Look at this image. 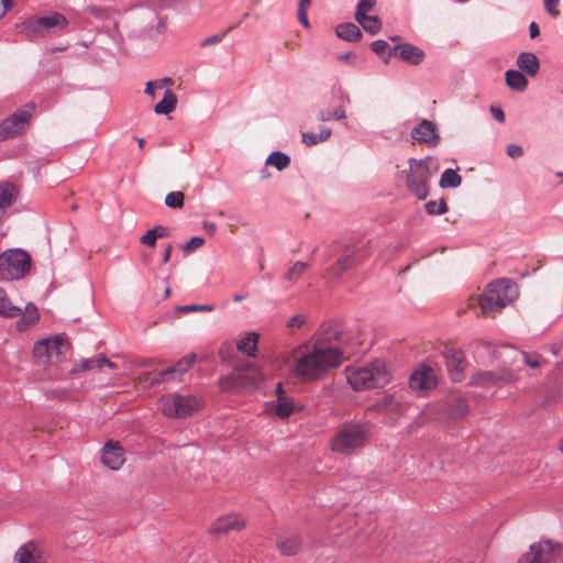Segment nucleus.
<instances>
[{"label":"nucleus","mask_w":563,"mask_h":563,"mask_svg":"<svg viewBox=\"0 0 563 563\" xmlns=\"http://www.w3.org/2000/svg\"><path fill=\"white\" fill-rule=\"evenodd\" d=\"M184 200L185 196L181 191H173L166 195L165 205L169 208H181Z\"/></svg>","instance_id":"obj_40"},{"label":"nucleus","mask_w":563,"mask_h":563,"mask_svg":"<svg viewBox=\"0 0 563 563\" xmlns=\"http://www.w3.org/2000/svg\"><path fill=\"white\" fill-rule=\"evenodd\" d=\"M40 320V313L35 305L29 303L25 308L22 318L16 322V329L24 331L30 327H33Z\"/></svg>","instance_id":"obj_28"},{"label":"nucleus","mask_w":563,"mask_h":563,"mask_svg":"<svg viewBox=\"0 0 563 563\" xmlns=\"http://www.w3.org/2000/svg\"><path fill=\"white\" fill-rule=\"evenodd\" d=\"M355 20L369 34H377L382 29V22L377 15L365 14Z\"/></svg>","instance_id":"obj_34"},{"label":"nucleus","mask_w":563,"mask_h":563,"mask_svg":"<svg viewBox=\"0 0 563 563\" xmlns=\"http://www.w3.org/2000/svg\"><path fill=\"white\" fill-rule=\"evenodd\" d=\"M276 547L282 555L294 556L300 552L302 548V540L297 533L282 536L278 537Z\"/></svg>","instance_id":"obj_21"},{"label":"nucleus","mask_w":563,"mask_h":563,"mask_svg":"<svg viewBox=\"0 0 563 563\" xmlns=\"http://www.w3.org/2000/svg\"><path fill=\"white\" fill-rule=\"evenodd\" d=\"M14 563H45V559L36 543L27 542L18 549Z\"/></svg>","instance_id":"obj_20"},{"label":"nucleus","mask_w":563,"mask_h":563,"mask_svg":"<svg viewBox=\"0 0 563 563\" xmlns=\"http://www.w3.org/2000/svg\"><path fill=\"white\" fill-rule=\"evenodd\" d=\"M438 380L434 371L424 364H420L409 377V387L420 395H426L437 387Z\"/></svg>","instance_id":"obj_14"},{"label":"nucleus","mask_w":563,"mask_h":563,"mask_svg":"<svg viewBox=\"0 0 563 563\" xmlns=\"http://www.w3.org/2000/svg\"><path fill=\"white\" fill-rule=\"evenodd\" d=\"M332 113L330 111H323L321 112L320 114V120L321 121H329V120H332Z\"/></svg>","instance_id":"obj_64"},{"label":"nucleus","mask_w":563,"mask_h":563,"mask_svg":"<svg viewBox=\"0 0 563 563\" xmlns=\"http://www.w3.org/2000/svg\"><path fill=\"white\" fill-rule=\"evenodd\" d=\"M372 49L380 56H384L385 54L390 52V46L388 43L384 40H377L372 43Z\"/></svg>","instance_id":"obj_44"},{"label":"nucleus","mask_w":563,"mask_h":563,"mask_svg":"<svg viewBox=\"0 0 563 563\" xmlns=\"http://www.w3.org/2000/svg\"><path fill=\"white\" fill-rule=\"evenodd\" d=\"M310 4H311V0H299V8H298V10L307 11V9L310 7Z\"/></svg>","instance_id":"obj_62"},{"label":"nucleus","mask_w":563,"mask_h":563,"mask_svg":"<svg viewBox=\"0 0 563 563\" xmlns=\"http://www.w3.org/2000/svg\"><path fill=\"white\" fill-rule=\"evenodd\" d=\"M369 437L366 424L357 422L341 423L332 435L329 446L332 452L341 455H350L363 448Z\"/></svg>","instance_id":"obj_3"},{"label":"nucleus","mask_w":563,"mask_h":563,"mask_svg":"<svg viewBox=\"0 0 563 563\" xmlns=\"http://www.w3.org/2000/svg\"><path fill=\"white\" fill-rule=\"evenodd\" d=\"M393 51L396 56L410 65H419L424 58V53L421 48L408 43L397 45Z\"/></svg>","instance_id":"obj_22"},{"label":"nucleus","mask_w":563,"mask_h":563,"mask_svg":"<svg viewBox=\"0 0 563 563\" xmlns=\"http://www.w3.org/2000/svg\"><path fill=\"white\" fill-rule=\"evenodd\" d=\"M289 162L290 159L286 154L274 152L268 156L266 164L275 166L278 170H283L289 165Z\"/></svg>","instance_id":"obj_37"},{"label":"nucleus","mask_w":563,"mask_h":563,"mask_svg":"<svg viewBox=\"0 0 563 563\" xmlns=\"http://www.w3.org/2000/svg\"><path fill=\"white\" fill-rule=\"evenodd\" d=\"M1 282H12L23 278L31 268V256L21 249H10L2 252Z\"/></svg>","instance_id":"obj_10"},{"label":"nucleus","mask_w":563,"mask_h":563,"mask_svg":"<svg viewBox=\"0 0 563 563\" xmlns=\"http://www.w3.org/2000/svg\"><path fill=\"white\" fill-rule=\"evenodd\" d=\"M426 211L430 216L443 214L448 211V205L444 200H431L426 203Z\"/></svg>","instance_id":"obj_39"},{"label":"nucleus","mask_w":563,"mask_h":563,"mask_svg":"<svg viewBox=\"0 0 563 563\" xmlns=\"http://www.w3.org/2000/svg\"><path fill=\"white\" fill-rule=\"evenodd\" d=\"M157 89L166 87L169 88V86L173 85V80L169 77L162 78L159 80L153 81Z\"/></svg>","instance_id":"obj_51"},{"label":"nucleus","mask_w":563,"mask_h":563,"mask_svg":"<svg viewBox=\"0 0 563 563\" xmlns=\"http://www.w3.org/2000/svg\"><path fill=\"white\" fill-rule=\"evenodd\" d=\"M196 356L195 355H187L184 356L181 360H179L174 366L169 367L166 371H162L159 373L161 379H167L170 374H183L186 373L195 363Z\"/></svg>","instance_id":"obj_30"},{"label":"nucleus","mask_w":563,"mask_h":563,"mask_svg":"<svg viewBox=\"0 0 563 563\" xmlns=\"http://www.w3.org/2000/svg\"><path fill=\"white\" fill-rule=\"evenodd\" d=\"M345 373L350 386L356 391L383 388L391 379L387 365L380 360L362 367H349Z\"/></svg>","instance_id":"obj_2"},{"label":"nucleus","mask_w":563,"mask_h":563,"mask_svg":"<svg viewBox=\"0 0 563 563\" xmlns=\"http://www.w3.org/2000/svg\"><path fill=\"white\" fill-rule=\"evenodd\" d=\"M276 395H277V399L287 398L282 383H279L276 387Z\"/></svg>","instance_id":"obj_59"},{"label":"nucleus","mask_w":563,"mask_h":563,"mask_svg":"<svg viewBox=\"0 0 563 563\" xmlns=\"http://www.w3.org/2000/svg\"><path fill=\"white\" fill-rule=\"evenodd\" d=\"M68 342L62 334L36 341L33 346L34 358L41 364L58 362L67 351Z\"/></svg>","instance_id":"obj_11"},{"label":"nucleus","mask_w":563,"mask_h":563,"mask_svg":"<svg viewBox=\"0 0 563 563\" xmlns=\"http://www.w3.org/2000/svg\"><path fill=\"white\" fill-rule=\"evenodd\" d=\"M335 34L339 38L347 42H358L362 37L360 27L352 22L339 24L335 29Z\"/></svg>","instance_id":"obj_26"},{"label":"nucleus","mask_w":563,"mask_h":563,"mask_svg":"<svg viewBox=\"0 0 563 563\" xmlns=\"http://www.w3.org/2000/svg\"><path fill=\"white\" fill-rule=\"evenodd\" d=\"M443 356L451 378L455 382H461L466 368V360L463 352L456 349H446Z\"/></svg>","instance_id":"obj_17"},{"label":"nucleus","mask_w":563,"mask_h":563,"mask_svg":"<svg viewBox=\"0 0 563 563\" xmlns=\"http://www.w3.org/2000/svg\"><path fill=\"white\" fill-rule=\"evenodd\" d=\"M431 157L423 159L410 158L408 162L409 172L406 177V185L408 190L420 200H424L429 195L428 181L433 173L438 170V167L434 170L431 169Z\"/></svg>","instance_id":"obj_7"},{"label":"nucleus","mask_w":563,"mask_h":563,"mask_svg":"<svg viewBox=\"0 0 563 563\" xmlns=\"http://www.w3.org/2000/svg\"><path fill=\"white\" fill-rule=\"evenodd\" d=\"M247 527V519L239 512H227L216 520L208 528V533L214 538H221L231 532H241Z\"/></svg>","instance_id":"obj_13"},{"label":"nucleus","mask_w":563,"mask_h":563,"mask_svg":"<svg viewBox=\"0 0 563 563\" xmlns=\"http://www.w3.org/2000/svg\"><path fill=\"white\" fill-rule=\"evenodd\" d=\"M125 461L124 450L119 442H107L102 450V462L110 470H119Z\"/></svg>","instance_id":"obj_19"},{"label":"nucleus","mask_w":563,"mask_h":563,"mask_svg":"<svg viewBox=\"0 0 563 563\" xmlns=\"http://www.w3.org/2000/svg\"><path fill=\"white\" fill-rule=\"evenodd\" d=\"M79 371L86 372L91 369H100L99 356L96 358L81 360L78 364Z\"/></svg>","instance_id":"obj_43"},{"label":"nucleus","mask_w":563,"mask_h":563,"mask_svg":"<svg viewBox=\"0 0 563 563\" xmlns=\"http://www.w3.org/2000/svg\"><path fill=\"white\" fill-rule=\"evenodd\" d=\"M507 86L517 91H523L528 86L526 76L519 70H507L505 75Z\"/></svg>","instance_id":"obj_32"},{"label":"nucleus","mask_w":563,"mask_h":563,"mask_svg":"<svg viewBox=\"0 0 563 563\" xmlns=\"http://www.w3.org/2000/svg\"><path fill=\"white\" fill-rule=\"evenodd\" d=\"M22 314V310L12 305L3 288L0 287V316L5 318H16Z\"/></svg>","instance_id":"obj_31"},{"label":"nucleus","mask_w":563,"mask_h":563,"mask_svg":"<svg viewBox=\"0 0 563 563\" xmlns=\"http://www.w3.org/2000/svg\"><path fill=\"white\" fill-rule=\"evenodd\" d=\"M99 362H100V369L103 367V366H107L109 368H115L117 365L111 362L110 360H108L106 356L103 355H99Z\"/></svg>","instance_id":"obj_55"},{"label":"nucleus","mask_w":563,"mask_h":563,"mask_svg":"<svg viewBox=\"0 0 563 563\" xmlns=\"http://www.w3.org/2000/svg\"><path fill=\"white\" fill-rule=\"evenodd\" d=\"M308 269V265L302 262H297L294 266L284 275V279L287 282H297Z\"/></svg>","instance_id":"obj_38"},{"label":"nucleus","mask_w":563,"mask_h":563,"mask_svg":"<svg viewBox=\"0 0 563 563\" xmlns=\"http://www.w3.org/2000/svg\"><path fill=\"white\" fill-rule=\"evenodd\" d=\"M523 153V150L520 145H517V144H510L508 145L507 147V154L512 157V158H516V157H519L521 156Z\"/></svg>","instance_id":"obj_48"},{"label":"nucleus","mask_w":563,"mask_h":563,"mask_svg":"<svg viewBox=\"0 0 563 563\" xmlns=\"http://www.w3.org/2000/svg\"><path fill=\"white\" fill-rule=\"evenodd\" d=\"M184 312H191V311H211L212 307L208 305H192V306H184L180 308Z\"/></svg>","instance_id":"obj_47"},{"label":"nucleus","mask_w":563,"mask_h":563,"mask_svg":"<svg viewBox=\"0 0 563 563\" xmlns=\"http://www.w3.org/2000/svg\"><path fill=\"white\" fill-rule=\"evenodd\" d=\"M68 26L67 18L59 12H52L48 15L31 16L15 25L18 34L30 38L44 37L56 30H64Z\"/></svg>","instance_id":"obj_6"},{"label":"nucleus","mask_w":563,"mask_h":563,"mask_svg":"<svg viewBox=\"0 0 563 563\" xmlns=\"http://www.w3.org/2000/svg\"><path fill=\"white\" fill-rule=\"evenodd\" d=\"M170 254H172V245L168 244L165 249V252H164V255H163V262L164 263H167L170 258Z\"/></svg>","instance_id":"obj_61"},{"label":"nucleus","mask_w":563,"mask_h":563,"mask_svg":"<svg viewBox=\"0 0 563 563\" xmlns=\"http://www.w3.org/2000/svg\"><path fill=\"white\" fill-rule=\"evenodd\" d=\"M518 375L514 371L506 368H499L497 371L482 372L477 374L475 380L476 384L483 387H492L499 384H508L516 382Z\"/></svg>","instance_id":"obj_16"},{"label":"nucleus","mask_w":563,"mask_h":563,"mask_svg":"<svg viewBox=\"0 0 563 563\" xmlns=\"http://www.w3.org/2000/svg\"><path fill=\"white\" fill-rule=\"evenodd\" d=\"M332 114V119L334 120H341L343 118H345V112L343 109L339 108V109H335L334 111L331 112Z\"/></svg>","instance_id":"obj_57"},{"label":"nucleus","mask_w":563,"mask_h":563,"mask_svg":"<svg viewBox=\"0 0 563 563\" xmlns=\"http://www.w3.org/2000/svg\"><path fill=\"white\" fill-rule=\"evenodd\" d=\"M155 89H157L155 84L153 81H148L146 84L145 92L147 95H150L152 98H154L155 97V92H154Z\"/></svg>","instance_id":"obj_58"},{"label":"nucleus","mask_w":563,"mask_h":563,"mask_svg":"<svg viewBox=\"0 0 563 563\" xmlns=\"http://www.w3.org/2000/svg\"><path fill=\"white\" fill-rule=\"evenodd\" d=\"M298 20L299 22L306 27H309V21L307 16V11L305 10H298Z\"/></svg>","instance_id":"obj_54"},{"label":"nucleus","mask_w":563,"mask_h":563,"mask_svg":"<svg viewBox=\"0 0 563 563\" xmlns=\"http://www.w3.org/2000/svg\"><path fill=\"white\" fill-rule=\"evenodd\" d=\"M525 364L531 368H539L545 364V360L538 354L522 353Z\"/></svg>","instance_id":"obj_41"},{"label":"nucleus","mask_w":563,"mask_h":563,"mask_svg":"<svg viewBox=\"0 0 563 563\" xmlns=\"http://www.w3.org/2000/svg\"><path fill=\"white\" fill-rule=\"evenodd\" d=\"M19 190L11 183H0V220L16 199Z\"/></svg>","instance_id":"obj_24"},{"label":"nucleus","mask_w":563,"mask_h":563,"mask_svg":"<svg viewBox=\"0 0 563 563\" xmlns=\"http://www.w3.org/2000/svg\"><path fill=\"white\" fill-rule=\"evenodd\" d=\"M461 181H462V178L457 174V172L449 168L443 172L439 185L442 188H449V187L454 188V187L460 186Z\"/></svg>","instance_id":"obj_36"},{"label":"nucleus","mask_w":563,"mask_h":563,"mask_svg":"<svg viewBox=\"0 0 563 563\" xmlns=\"http://www.w3.org/2000/svg\"><path fill=\"white\" fill-rule=\"evenodd\" d=\"M224 35H225V33H223V34H216V35L209 36V37L205 38L201 42V46H208V45L217 44V43L222 41Z\"/></svg>","instance_id":"obj_49"},{"label":"nucleus","mask_w":563,"mask_h":563,"mask_svg":"<svg viewBox=\"0 0 563 563\" xmlns=\"http://www.w3.org/2000/svg\"><path fill=\"white\" fill-rule=\"evenodd\" d=\"M203 243H205V240L202 238L194 236L184 245L183 249L185 252H192V251L199 249L200 246H202Z\"/></svg>","instance_id":"obj_45"},{"label":"nucleus","mask_w":563,"mask_h":563,"mask_svg":"<svg viewBox=\"0 0 563 563\" xmlns=\"http://www.w3.org/2000/svg\"><path fill=\"white\" fill-rule=\"evenodd\" d=\"M411 137L418 143H422L428 146H435L440 141L437 125L429 120H422L417 126H415L411 131Z\"/></svg>","instance_id":"obj_18"},{"label":"nucleus","mask_w":563,"mask_h":563,"mask_svg":"<svg viewBox=\"0 0 563 563\" xmlns=\"http://www.w3.org/2000/svg\"><path fill=\"white\" fill-rule=\"evenodd\" d=\"M203 406L201 399L196 396H183L178 394L165 395L159 399V407L163 416L170 419H184Z\"/></svg>","instance_id":"obj_8"},{"label":"nucleus","mask_w":563,"mask_h":563,"mask_svg":"<svg viewBox=\"0 0 563 563\" xmlns=\"http://www.w3.org/2000/svg\"><path fill=\"white\" fill-rule=\"evenodd\" d=\"M305 318L300 314H296L289 319L287 322V327L289 328H299L303 324Z\"/></svg>","instance_id":"obj_50"},{"label":"nucleus","mask_w":563,"mask_h":563,"mask_svg":"<svg viewBox=\"0 0 563 563\" xmlns=\"http://www.w3.org/2000/svg\"><path fill=\"white\" fill-rule=\"evenodd\" d=\"M493 117L500 123L505 122V113L500 108L493 107L490 109Z\"/></svg>","instance_id":"obj_53"},{"label":"nucleus","mask_w":563,"mask_h":563,"mask_svg":"<svg viewBox=\"0 0 563 563\" xmlns=\"http://www.w3.org/2000/svg\"><path fill=\"white\" fill-rule=\"evenodd\" d=\"M258 338H260V335L256 332L246 333L238 342V344H236L238 350L240 352L246 354L247 356L254 357L257 352Z\"/></svg>","instance_id":"obj_27"},{"label":"nucleus","mask_w":563,"mask_h":563,"mask_svg":"<svg viewBox=\"0 0 563 563\" xmlns=\"http://www.w3.org/2000/svg\"><path fill=\"white\" fill-rule=\"evenodd\" d=\"M330 135H331V130L328 128H323V129H321L319 134H314L311 132H303L301 137H302V142L307 146H312V145H316L320 142L328 140L330 137Z\"/></svg>","instance_id":"obj_35"},{"label":"nucleus","mask_w":563,"mask_h":563,"mask_svg":"<svg viewBox=\"0 0 563 563\" xmlns=\"http://www.w3.org/2000/svg\"><path fill=\"white\" fill-rule=\"evenodd\" d=\"M177 97L167 88L164 92V98L155 106L154 111L157 114H168L176 109Z\"/></svg>","instance_id":"obj_29"},{"label":"nucleus","mask_w":563,"mask_h":563,"mask_svg":"<svg viewBox=\"0 0 563 563\" xmlns=\"http://www.w3.org/2000/svg\"><path fill=\"white\" fill-rule=\"evenodd\" d=\"M540 34L539 25L536 22H531L529 25V35L531 38H536Z\"/></svg>","instance_id":"obj_56"},{"label":"nucleus","mask_w":563,"mask_h":563,"mask_svg":"<svg viewBox=\"0 0 563 563\" xmlns=\"http://www.w3.org/2000/svg\"><path fill=\"white\" fill-rule=\"evenodd\" d=\"M47 396L49 398H54V397L65 398L66 397V391L65 390H63V391L51 390V391L47 393Z\"/></svg>","instance_id":"obj_60"},{"label":"nucleus","mask_w":563,"mask_h":563,"mask_svg":"<svg viewBox=\"0 0 563 563\" xmlns=\"http://www.w3.org/2000/svg\"><path fill=\"white\" fill-rule=\"evenodd\" d=\"M517 297V286L508 279L490 283L479 297L482 313L495 317L503 308Z\"/></svg>","instance_id":"obj_4"},{"label":"nucleus","mask_w":563,"mask_h":563,"mask_svg":"<svg viewBox=\"0 0 563 563\" xmlns=\"http://www.w3.org/2000/svg\"><path fill=\"white\" fill-rule=\"evenodd\" d=\"M517 66L527 76L533 77L538 74L540 68L539 58L534 53L523 52L517 58Z\"/></svg>","instance_id":"obj_25"},{"label":"nucleus","mask_w":563,"mask_h":563,"mask_svg":"<svg viewBox=\"0 0 563 563\" xmlns=\"http://www.w3.org/2000/svg\"><path fill=\"white\" fill-rule=\"evenodd\" d=\"M563 556V544L551 539L532 543L517 563H559Z\"/></svg>","instance_id":"obj_9"},{"label":"nucleus","mask_w":563,"mask_h":563,"mask_svg":"<svg viewBox=\"0 0 563 563\" xmlns=\"http://www.w3.org/2000/svg\"><path fill=\"white\" fill-rule=\"evenodd\" d=\"M353 58V54L351 52H347L345 54H341L338 56V59L343 62H350Z\"/></svg>","instance_id":"obj_63"},{"label":"nucleus","mask_w":563,"mask_h":563,"mask_svg":"<svg viewBox=\"0 0 563 563\" xmlns=\"http://www.w3.org/2000/svg\"><path fill=\"white\" fill-rule=\"evenodd\" d=\"M560 0H544V8L547 12L553 16L559 15V10L556 9Z\"/></svg>","instance_id":"obj_46"},{"label":"nucleus","mask_w":563,"mask_h":563,"mask_svg":"<svg viewBox=\"0 0 563 563\" xmlns=\"http://www.w3.org/2000/svg\"><path fill=\"white\" fill-rule=\"evenodd\" d=\"M264 380V375L255 364L246 363L236 366L233 373L222 376L219 386L222 391H251Z\"/></svg>","instance_id":"obj_5"},{"label":"nucleus","mask_w":563,"mask_h":563,"mask_svg":"<svg viewBox=\"0 0 563 563\" xmlns=\"http://www.w3.org/2000/svg\"><path fill=\"white\" fill-rule=\"evenodd\" d=\"M371 253V242H366L360 249L347 246L342 256L335 262L333 269L336 274H343L350 269L356 262H362L368 257Z\"/></svg>","instance_id":"obj_15"},{"label":"nucleus","mask_w":563,"mask_h":563,"mask_svg":"<svg viewBox=\"0 0 563 563\" xmlns=\"http://www.w3.org/2000/svg\"><path fill=\"white\" fill-rule=\"evenodd\" d=\"M15 0H1L2 11L0 13V16H3L7 12H9L13 5Z\"/></svg>","instance_id":"obj_52"},{"label":"nucleus","mask_w":563,"mask_h":563,"mask_svg":"<svg viewBox=\"0 0 563 563\" xmlns=\"http://www.w3.org/2000/svg\"><path fill=\"white\" fill-rule=\"evenodd\" d=\"M35 106L29 103L0 123V140H9L21 134L30 124Z\"/></svg>","instance_id":"obj_12"},{"label":"nucleus","mask_w":563,"mask_h":563,"mask_svg":"<svg viewBox=\"0 0 563 563\" xmlns=\"http://www.w3.org/2000/svg\"><path fill=\"white\" fill-rule=\"evenodd\" d=\"M292 355L294 374L302 382L321 379L330 369L339 367L345 360L339 349L317 344L300 345Z\"/></svg>","instance_id":"obj_1"},{"label":"nucleus","mask_w":563,"mask_h":563,"mask_svg":"<svg viewBox=\"0 0 563 563\" xmlns=\"http://www.w3.org/2000/svg\"><path fill=\"white\" fill-rule=\"evenodd\" d=\"M168 230L163 225H156L148 230L140 239V242L144 245L154 247L158 238L167 236Z\"/></svg>","instance_id":"obj_33"},{"label":"nucleus","mask_w":563,"mask_h":563,"mask_svg":"<svg viewBox=\"0 0 563 563\" xmlns=\"http://www.w3.org/2000/svg\"><path fill=\"white\" fill-rule=\"evenodd\" d=\"M376 0H361L356 7L355 18L367 14L375 7Z\"/></svg>","instance_id":"obj_42"},{"label":"nucleus","mask_w":563,"mask_h":563,"mask_svg":"<svg viewBox=\"0 0 563 563\" xmlns=\"http://www.w3.org/2000/svg\"><path fill=\"white\" fill-rule=\"evenodd\" d=\"M295 411L294 401L290 398L277 399L265 404V412L279 419H287Z\"/></svg>","instance_id":"obj_23"}]
</instances>
